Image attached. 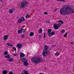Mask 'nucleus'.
I'll return each instance as SVG.
<instances>
[{
	"mask_svg": "<svg viewBox=\"0 0 74 74\" xmlns=\"http://www.w3.org/2000/svg\"><path fill=\"white\" fill-rule=\"evenodd\" d=\"M60 12L61 15H69V14L74 13V8H71L69 6H66L64 8L60 9Z\"/></svg>",
	"mask_w": 74,
	"mask_h": 74,
	"instance_id": "obj_1",
	"label": "nucleus"
},
{
	"mask_svg": "<svg viewBox=\"0 0 74 74\" xmlns=\"http://www.w3.org/2000/svg\"><path fill=\"white\" fill-rule=\"evenodd\" d=\"M31 60L33 62H34L36 64H37L40 63H41L42 62V60L41 59L40 56L37 57H36L34 60H33V59H31Z\"/></svg>",
	"mask_w": 74,
	"mask_h": 74,
	"instance_id": "obj_2",
	"label": "nucleus"
},
{
	"mask_svg": "<svg viewBox=\"0 0 74 74\" xmlns=\"http://www.w3.org/2000/svg\"><path fill=\"white\" fill-rule=\"evenodd\" d=\"M44 49L45 51H43L42 52V55L43 56H45L48 52V46L47 45L45 46H44Z\"/></svg>",
	"mask_w": 74,
	"mask_h": 74,
	"instance_id": "obj_3",
	"label": "nucleus"
},
{
	"mask_svg": "<svg viewBox=\"0 0 74 74\" xmlns=\"http://www.w3.org/2000/svg\"><path fill=\"white\" fill-rule=\"evenodd\" d=\"M22 61L24 63V65L25 66H28V62H27V60L25 58H23Z\"/></svg>",
	"mask_w": 74,
	"mask_h": 74,
	"instance_id": "obj_4",
	"label": "nucleus"
},
{
	"mask_svg": "<svg viewBox=\"0 0 74 74\" xmlns=\"http://www.w3.org/2000/svg\"><path fill=\"white\" fill-rule=\"evenodd\" d=\"M27 3V2L26 1H24L21 3V8H24L25 7L26 4Z\"/></svg>",
	"mask_w": 74,
	"mask_h": 74,
	"instance_id": "obj_5",
	"label": "nucleus"
},
{
	"mask_svg": "<svg viewBox=\"0 0 74 74\" xmlns=\"http://www.w3.org/2000/svg\"><path fill=\"white\" fill-rule=\"evenodd\" d=\"M16 46L18 49H20L22 47V45L21 44L18 43L17 45Z\"/></svg>",
	"mask_w": 74,
	"mask_h": 74,
	"instance_id": "obj_6",
	"label": "nucleus"
},
{
	"mask_svg": "<svg viewBox=\"0 0 74 74\" xmlns=\"http://www.w3.org/2000/svg\"><path fill=\"white\" fill-rule=\"evenodd\" d=\"M14 11V9L13 8L10 9L9 10L8 12L9 13H10V14H12L13 13Z\"/></svg>",
	"mask_w": 74,
	"mask_h": 74,
	"instance_id": "obj_7",
	"label": "nucleus"
},
{
	"mask_svg": "<svg viewBox=\"0 0 74 74\" xmlns=\"http://www.w3.org/2000/svg\"><path fill=\"white\" fill-rule=\"evenodd\" d=\"M8 38V36L7 35H5L3 36V39L4 40H7Z\"/></svg>",
	"mask_w": 74,
	"mask_h": 74,
	"instance_id": "obj_8",
	"label": "nucleus"
},
{
	"mask_svg": "<svg viewBox=\"0 0 74 74\" xmlns=\"http://www.w3.org/2000/svg\"><path fill=\"white\" fill-rule=\"evenodd\" d=\"M20 56L21 58H23L25 56V54L23 53H21L20 54Z\"/></svg>",
	"mask_w": 74,
	"mask_h": 74,
	"instance_id": "obj_9",
	"label": "nucleus"
},
{
	"mask_svg": "<svg viewBox=\"0 0 74 74\" xmlns=\"http://www.w3.org/2000/svg\"><path fill=\"white\" fill-rule=\"evenodd\" d=\"M55 34V32L53 31L50 34H49V35L48 36L49 37H51V36H53Z\"/></svg>",
	"mask_w": 74,
	"mask_h": 74,
	"instance_id": "obj_10",
	"label": "nucleus"
},
{
	"mask_svg": "<svg viewBox=\"0 0 74 74\" xmlns=\"http://www.w3.org/2000/svg\"><path fill=\"white\" fill-rule=\"evenodd\" d=\"M8 60L9 62H12L14 61V60H13V58H10L9 59H8Z\"/></svg>",
	"mask_w": 74,
	"mask_h": 74,
	"instance_id": "obj_11",
	"label": "nucleus"
},
{
	"mask_svg": "<svg viewBox=\"0 0 74 74\" xmlns=\"http://www.w3.org/2000/svg\"><path fill=\"white\" fill-rule=\"evenodd\" d=\"M54 29H59V27L58 26V25H55L54 26Z\"/></svg>",
	"mask_w": 74,
	"mask_h": 74,
	"instance_id": "obj_12",
	"label": "nucleus"
},
{
	"mask_svg": "<svg viewBox=\"0 0 74 74\" xmlns=\"http://www.w3.org/2000/svg\"><path fill=\"white\" fill-rule=\"evenodd\" d=\"M51 29H48L47 33L48 34V36L49 35V34L51 33Z\"/></svg>",
	"mask_w": 74,
	"mask_h": 74,
	"instance_id": "obj_13",
	"label": "nucleus"
},
{
	"mask_svg": "<svg viewBox=\"0 0 74 74\" xmlns=\"http://www.w3.org/2000/svg\"><path fill=\"white\" fill-rule=\"evenodd\" d=\"M59 55V52H57L55 53V56H58Z\"/></svg>",
	"mask_w": 74,
	"mask_h": 74,
	"instance_id": "obj_14",
	"label": "nucleus"
},
{
	"mask_svg": "<svg viewBox=\"0 0 74 74\" xmlns=\"http://www.w3.org/2000/svg\"><path fill=\"white\" fill-rule=\"evenodd\" d=\"M65 32V30L64 29H62L60 31V32L62 33H64Z\"/></svg>",
	"mask_w": 74,
	"mask_h": 74,
	"instance_id": "obj_15",
	"label": "nucleus"
},
{
	"mask_svg": "<svg viewBox=\"0 0 74 74\" xmlns=\"http://www.w3.org/2000/svg\"><path fill=\"white\" fill-rule=\"evenodd\" d=\"M29 35L30 36H34V33L33 32H31L29 34Z\"/></svg>",
	"mask_w": 74,
	"mask_h": 74,
	"instance_id": "obj_16",
	"label": "nucleus"
},
{
	"mask_svg": "<svg viewBox=\"0 0 74 74\" xmlns=\"http://www.w3.org/2000/svg\"><path fill=\"white\" fill-rule=\"evenodd\" d=\"M42 29L41 28L40 29L39 31V33H42Z\"/></svg>",
	"mask_w": 74,
	"mask_h": 74,
	"instance_id": "obj_17",
	"label": "nucleus"
},
{
	"mask_svg": "<svg viewBox=\"0 0 74 74\" xmlns=\"http://www.w3.org/2000/svg\"><path fill=\"white\" fill-rule=\"evenodd\" d=\"M2 73L3 74H7V71H4L2 72Z\"/></svg>",
	"mask_w": 74,
	"mask_h": 74,
	"instance_id": "obj_18",
	"label": "nucleus"
},
{
	"mask_svg": "<svg viewBox=\"0 0 74 74\" xmlns=\"http://www.w3.org/2000/svg\"><path fill=\"white\" fill-rule=\"evenodd\" d=\"M5 57L6 58H10V56L8 55H7L5 56Z\"/></svg>",
	"mask_w": 74,
	"mask_h": 74,
	"instance_id": "obj_19",
	"label": "nucleus"
},
{
	"mask_svg": "<svg viewBox=\"0 0 74 74\" xmlns=\"http://www.w3.org/2000/svg\"><path fill=\"white\" fill-rule=\"evenodd\" d=\"M57 26H58V27H60L61 26H62V24L59 23H58L57 24Z\"/></svg>",
	"mask_w": 74,
	"mask_h": 74,
	"instance_id": "obj_20",
	"label": "nucleus"
},
{
	"mask_svg": "<svg viewBox=\"0 0 74 74\" xmlns=\"http://www.w3.org/2000/svg\"><path fill=\"white\" fill-rule=\"evenodd\" d=\"M18 22L19 23H21V22H22V20H21V19H19L18 20Z\"/></svg>",
	"mask_w": 74,
	"mask_h": 74,
	"instance_id": "obj_21",
	"label": "nucleus"
},
{
	"mask_svg": "<svg viewBox=\"0 0 74 74\" xmlns=\"http://www.w3.org/2000/svg\"><path fill=\"white\" fill-rule=\"evenodd\" d=\"M18 34H21V33H22V31H21V30H18Z\"/></svg>",
	"mask_w": 74,
	"mask_h": 74,
	"instance_id": "obj_22",
	"label": "nucleus"
},
{
	"mask_svg": "<svg viewBox=\"0 0 74 74\" xmlns=\"http://www.w3.org/2000/svg\"><path fill=\"white\" fill-rule=\"evenodd\" d=\"M58 23H61V24L63 23V22L62 20L58 21Z\"/></svg>",
	"mask_w": 74,
	"mask_h": 74,
	"instance_id": "obj_23",
	"label": "nucleus"
},
{
	"mask_svg": "<svg viewBox=\"0 0 74 74\" xmlns=\"http://www.w3.org/2000/svg\"><path fill=\"white\" fill-rule=\"evenodd\" d=\"M21 33H24V32H25V29H23L21 28Z\"/></svg>",
	"mask_w": 74,
	"mask_h": 74,
	"instance_id": "obj_24",
	"label": "nucleus"
},
{
	"mask_svg": "<svg viewBox=\"0 0 74 74\" xmlns=\"http://www.w3.org/2000/svg\"><path fill=\"white\" fill-rule=\"evenodd\" d=\"M21 20L22 21H23L25 20V18L23 17H22L21 18Z\"/></svg>",
	"mask_w": 74,
	"mask_h": 74,
	"instance_id": "obj_25",
	"label": "nucleus"
},
{
	"mask_svg": "<svg viewBox=\"0 0 74 74\" xmlns=\"http://www.w3.org/2000/svg\"><path fill=\"white\" fill-rule=\"evenodd\" d=\"M29 14H27L25 16V18H29Z\"/></svg>",
	"mask_w": 74,
	"mask_h": 74,
	"instance_id": "obj_26",
	"label": "nucleus"
},
{
	"mask_svg": "<svg viewBox=\"0 0 74 74\" xmlns=\"http://www.w3.org/2000/svg\"><path fill=\"white\" fill-rule=\"evenodd\" d=\"M8 54V52L7 51H6L4 53V55H7Z\"/></svg>",
	"mask_w": 74,
	"mask_h": 74,
	"instance_id": "obj_27",
	"label": "nucleus"
},
{
	"mask_svg": "<svg viewBox=\"0 0 74 74\" xmlns=\"http://www.w3.org/2000/svg\"><path fill=\"white\" fill-rule=\"evenodd\" d=\"M57 1H63V2H66V1L64 0H57Z\"/></svg>",
	"mask_w": 74,
	"mask_h": 74,
	"instance_id": "obj_28",
	"label": "nucleus"
},
{
	"mask_svg": "<svg viewBox=\"0 0 74 74\" xmlns=\"http://www.w3.org/2000/svg\"><path fill=\"white\" fill-rule=\"evenodd\" d=\"M12 49H14V50L15 51H16V48L15 47H13L12 48Z\"/></svg>",
	"mask_w": 74,
	"mask_h": 74,
	"instance_id": "obj_29",
	"label": "nucleus"
},
{
	"mask_svg": "<svg viewBox=\"0 0 74 74\" xmlns=\"http://www.w3.org/2000/svg\"><path fill=\"white\" fill-rule=\"evenodd\" d=\"M45 33H44V36L43 37V38H46V36H45Z\"/></svg>",
	"mask_w": 74,
	"mask_h": 74,
	"instance_id": "obj_30",
	"label": "nucleus"
},
{
	"mask_svg": "<svg viewBox=\"0 0 74 74\" xmlns=\"http://www.w3.org/2000/svg\"><path fill=\"white\" fill-rule=\"evenodd\" d=\"M67 33H66L64 35V37H66L67 36Z\"/></svg>",
	"mask_w": 74,
	"mask_h": 74,
	"instance_id": "obj_31",
	"label": "nucleus"
},
{
	"mask_svg": "<svg viewBox=\"0 0 74 74\" xmlns=\"http://www.w3.org/2000/svg\"><path fill=\"white\" fill-rule=\"evenodd\" d=\"M13 55H14V56H16L18 55V54L17 53L13 54Z\"/></svg>",
	"mask_w": 74,
	"mask_h": 74,
	"instance_id": "obj_32",
	"label": "nucleus"
},
{
	"mask_svg": "<svg viewBox=\"0 0 74 74\" xmlns=\"http://www.w3.org/2000/svg\"><path fill=\"white\" fill-rule=\"evenodd\" d=\"M25 36L24 35H22L21 36V38H23V37H24Z\"/></svg>",
	"mask_w": 74,
	"mask_h": 74,
	"instance_id": "obj_33",
	"label": "nucleus"
},
{
	"mask_svg": "<svg viewBox=\"0 0 74 74\" xmlns=\"http://www.w3.org/2000/svg\"><path fill=\"white\" fill-rule=\"evenodd\" d=\"M10 43H7V45H8V46H10Z\"/></svg>",
	"mask_w": 74,
	"mask_h": 74,
	"instance_id": "obj_34",
	"label": "nucleus"
},
{
	"mask_svg": "<svg viewBox=\"0 0 74 74\" xmlns=\"http://www.w3.org/2000/svg\"><path fill=\"white\" fill-rule=\"evenodd\" d=\"M44 14L45 15H47V12H44Z\"/></svg>",
	"mask_w": 74,
	"mask_h": 74,
	"instance_id": "obj_35",
	"label": "nucleus"
},
{
	"mask_svg": "<svg viewBox=\"0 0 74 74\" xmlns=\"http://www.w3.org/2000/svg\"><path fill=\"white\" fill-rule=\"evenodd\" d=\"M71 44L72 45H73V44H74V43L73 42H71Z\"/></svg>",
	"mask_w": 74,
	"mask_h": 74,
	"instance_id": "obj_36",
	"label": "nucleus"
},
{
	"mask_svg": "<svg viewBox=\"0 0 74 74\" xmlns=\"http://www.w3.org/2000/svg\"><path fill=\"white\" fill-rule=\"evenodd\" d=\"M9 74H13V73H12V72H10L9 73Z\"/></svg>",
	"mask_w": 74,
	"mask_h": 74,
	"instance_id": "obj_37",
	"label": "nucleus"
},
{
	"mask_svg": "<svg viewBox=\"0 0 74 74\" xmlns=\"http://www.w3.org/2000/svg\"><path fill=\"white\" fill-rule=\"evenodd\" d=\"M38 74H44V73H40Z\"/></svg>",
	"mask_w": 74,
	"mask_h": 74,
	"instance_id": "obj_38",
	"label": "nucleus"
},
{
	"mask_svg": "<svg viewBox=\"0 0 74 74\" xmlns=\"http://www.w3.org/2000/svg\"><path fill=\"white\" fill-rule=\"evenodd\" d=\"M10 46L11 47H12V46H13V45H10Z\"/></svg>",
	"mask_w": 74,
	"mask_h": 74,
	"instance_id": "obj_39",
	"label": "nucleus"
},
{
	"mask_svg": "<svg viewBox=\"0 0 74 74\" xmlns=\"http://www.w3.org/2000/svg\"><path fill=\"white\" fill-rule=\"evenodd\" d=\"M23 28H24V27H23Z\"/></svg>",
	"mask_w": 74,
	"mask_h": 74,
	"instance_id": "obj_40",
	"label": "nucleus"
},
{
	"mask_svg": "<svg viewBox=\"0 0 74 74\" xmlns=\"http://www.w3.org/2000/svg\"><path fill=\"white\" fill-rule=\"evenodd\" d=\"M0 1H3V0H0Z\"/></svg>",
	"mask_w": 74,
	"mask_h": 74,
	"instance_id": "obj_41",
	"label": "nucleus"
}]
</instances>
